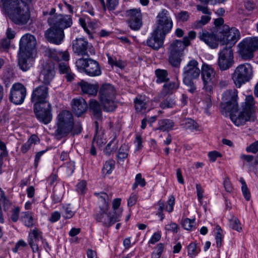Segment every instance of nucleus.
Listing matches in <instances>:
<instances>
[{
    "label": "nucleus",
    "mask_w": 258,
    "mask_h": 258,
    "mask_svg": "<svg viewBox=\"0 0 258 258\" xmlns=\"http://www.w3.org/2000/svg\"><path fill=\"white\" fill-rule=\"evenodd\" d=\"M98 197L99 211L94 215V218L98 222L102 223L105 227H110L115 222L119 221L120 213L116 212L108 213L109 209V198L105 192L95 193Z\"/></svg>",
    "instance_id": "1"
},
{
    "label": "nucleus",
    "mask_w": 258,
    "mask_h": 258,
    "mask_svg": "<svg viewBox=\"0 0 258 258\" xmlns=\"http://www.w3.org/2000/svg\"><path fill=\"white\" fill-rule=\"evenodd\" d=\"M74 121L73 114L70 111H61L56 117V129L53 134L55 138L60 140L67 137L71 132Z\"/></svg>",
    "instance_id": "2"
},
{
    "label": "nucleus",
    "mask_w": 258,
    "mask_h": 258,
    "mask_svg": "<svg viewBox=\"0 0 258 258\" xmlns=\"http://www.w3.org/2000/svg\"><path fill=\"white\" fill-rule=\"evenodd\" d=\"M201 70L199 68V62L196 59L190 60L183 69V83L188 86V91L194 93L197 88L194 81L199 78Z\"/></svg>",
    "instance_id": "3"
},
{
    "label": "nucleus",
    "mask_w": 258,
    "mask_h": 258,
    "mask_svg": "<svg viewBox=\"0 0 258 258\" xmlns=\"http://www.w3.org/2000/svg\"><path fill=\"white\" fill-rule=\"evenodd\" d=\"M253 97L249 95L246 97L245 105L237 115L231 116V120L236 125H244L247 121H254L255 119Z\"/></svg>",
    "instance_id": "4"
},
{
    "label": "nucleus",
    "mask_w": 258,
    "mask_h": 258,
    "mask_svg": "<svg viewBox=\"0 0 258 258\" xmlns=\"http://www.w3.org/2000/svg\"><path fill=\"white\" fill-rule=\"evenodd\" d=\"M237 91L234 89L227 90L224 92L222 95V102L221 103V111L229 113L230 118L231 116L237 115L236 114L238 110V104L237 102Z\"/></svg>",
    "instance_id": "5"
},
{
    "label": "nucleus",
    "mask_w": 258,
    "mask_h": 258,
    "mask_svg": "<svg viewBox=\"0 0 258 258\" xmlns=\"http://www.w3.org/2000/svg\"><path fill=\"white\" fill-rule=\"evenodd\" d=\"M115 90L114 87L110 84H103L99 91V98L103 105L105 111H113L116 108L114 102Z\"/></svg>",
    "instance_id": "6"
},
{
    "label": "nucleus",
    "mask_w": 258,
    "mask_h": 258,
    "mask_svg": "<svg viewBox=\"0 0 258 258\" xmlns=\"http://www.w3.org/2000/svg\"><path fill=\"white\" fill-rule=\"evenodd\" d=\"M252 76V68L248 63L239 64L232 74V79L237 88L248 82Z\"/></svg>",
    "instance_id": "7"
},
{
    "label": "nucleus",
    "mask_w": 258,
    "mask_h": 258,
    "mask_svg": "<svg viewBox=\"0 0 258 258\" xmlns=\"http://www.w3.org/2000/svg\"><path fill=\"white\" fill-rule=\"evenodd\" d=\"M76 65L80 72H85L89 76L95 77L101 74L98 62L92 58H79L76 61Z\"/></svg>",
    "instance_id": "8"
},
{
    "label": "nucleus",
    "mask_w": 258,
    "mask_h": 258,
    "mask_svg": "<svg viewBox=\"0 0 258 258\" xmlns=\"http://www.w3.org/2000/svg\"><path fill=\"white\" fill-rule=\"evenodd\" d=\"M184 49L181 40H174L170 44L168 48V61L172 67H179Z\"/></svg>",
    "instance_id": "9"
},
{
    "label": "nucleus",
    "mask_w": 258,
    "mask_h": 258,
    "mask_svg": "<svg viewBox=\"0 0 258 258\" xmlns=\"http://www.w3.org/2000/svg\"><path fill=\"white\" fill-rule=\"evenodd\" d=\"M239 53L242 58L249 59L253 57V52L258 50V37L246 38L238 44Z\"/></svg>",
    "instance_id": "10"
},
{
    "label": "nucleus",
    "mask_w": 258,
    "mask_h": 258,
    "mask_svg": "<svg viewBox=\"0 0 258 258\" xmlns=\"http://www.w3.org/2000/svg\"><path fill=\"white\" fill-rule=\"evenodd\" d=\"M218 32L220 35L221 42L223 44H229L231 47L237 42L240 37V32L237 28H230L227 25L219 27Z\"/></svg>",
    "instance_id": "11"
},
{
    "label": "nucleus",
    "mask_w": 258,
    "mask_h": 258,
    "mask_svg": "<svg viewBox=\"0 0 258 258\" xmlns=\"http://www.w3.org/2000/svg\"><path fill=\"white\" fill-rule=\"evenodd\" d=\"M218 62L221 71L228 70L233 66L234 56L231 46H225L219 52Z\"/></svg>",
    "instance_id": "12"
},
{
    "label": "nucleus",
    "mask_w": 258,
    "mask_h": 258,
    "mask_svg": "<svg viewBox=\"0 0 258 258\" xmlns=\"http://www.w3.org/2000/svg\"><path fill=\"white\" fill-rule=\"evenodd\" d=\"M201 74L204 85L203 89L207 93H211L214 84V70L211 66L204 64L201 70Z\"/></svg>",
    "instance_id": "13"
},
{
    "label": "nucleus",
    "mask_w": 258,
    "mask_h": 258,
    "mask_svg": "<svg viewBox=\"0 0 258 258\" xmlns=\"http://www.w3.org/2000/svg\"><path fill=\"white\" fill-rule=\"evenodd\" d=\"M10 20L18 25L27 24L30 19V12L28 8L24 4L9 15Z\"/></svg>",
    "instance_id": "14"
},
{
    "label": "nucleus",
    "mask_w": 258,
    "mask_h": 258,
    "mask_svg": "<svg viewBox=\"0 0 258 258\" xmlns=\"http://www.w3.org/2000/svg\"><path fill=\"white\" fill-rule=\"evenodd\" d=\"M157 19V27L155 30L163 33V35H166L170 31L173 26V23L168 11L165 9L162 10L158 14Z\"/></svg>",
    "instance_id": "15"
},
{
    "label": "nucleus",
    "mask_w": 258,
    "mask_h": 258,
    "mask_svg": "<svg viewBox=\"0 0 258 258\" xmlns=\"http://www.w3.org/2000/svg\"><path fill=\"white\" fill-rule=\"evenodd\" d=\"M37 41L35 37L30 34L26 33L22 36L19 41V52L26 53L28 55H33L35 52Z\"/></svg>",
    "instance_id": "16"
},
{
    "label": "nucleus",
    "mask_w": 258,
    "mask_h": 258,
    "mask_svg": "<svg viewBox=\"0 0 258 258\" xmlns=\"http://www.w3.org/2000/svg\"><path fill=\"white\" fill-rule=\"evenodd\" d=\"M26 94V88L22 84L15 83L11 89L9 99L14 104L20 105L24 102Z\"/></svg>",
    "instance_id": "17"
},
{
    "label": "nucleus",
    "mask_w": 258,
    "mask_h": 258,
    "mask_svg": "<svg viewBox=\"0 0 258 258\" xmlns=\"http://www.w3.org/2000/svg\"><path fill=\"white\" fill-rule=\"evenodd\" d=\"M34 112L38 120L47 124L52 120L51 106L50 103L36 105L33 108Z\"/></svg>",
    "instance_id": "18"
},
{
    "label": "nucleus",
    "mask_w": 258,
    "mask_h": 258,
    "mask_svg": "<svg viewBox=\"0 0 258 258\" xmlns=\"http://www.w3.org/2000/svg\"><path fill=\"white\" fill-rule=\"evenodd\" d=\"M48 90L46 84L39 86L33 90L31 100L33 103L34 106L49 103L47 100L48 97Z\"/></svg>",
    "instance_id": "19"
},
{
    "label": "nucleus",
    "mask_w": 258,
    "mask_h": 258,
    "mask_svg": "<svg viewBox=\"0 0 258 258\" xmlns=\"http://www.w3.org/2000/svg\"><path fill=\"white\" fill-rule=\"evenodd\" d=\"M126 16L128 17L127 23L131 29L137 31L142 26V15L140 10H127L126 11Z\"/></svg>",
    "instance_id": "20"
},
{
    "label": "nucleus",
    "mask_w": 258,
    "mask_h": 258,
    "mask_svg": "<svg viewBox=\"0 0 258 258\" xmlns=\"http://www.w3.org/2000/svg\"><path fill=\"white\" fill-rule=\"evenodd\" d=\"M50 27L45 33L47 40L51 43L59 45L62 42L64 34L62 29H60L54 25H49Z\"/></svg>",
    "instance_id": "21"
},
{
    "label": "nucleus",
    "mask_w": 258,
    "mask_h": 258,
    "mask_svg": "<svg viewBox=\"0 0 258 258\" xmlns=\"http://www.w3.org/2000/svg\"><path fill=\"white\" fill-rule=\"evenodd\" d=\"M49 25H54L62 30L70 27L72 24V19L70 15L56 14L51 16L48 19Z\"/></svg>",
    "instance_id": "22"
},
{
    "label": "nucleus",
    "mask_w": 258,
    "mask_h": 258,
    "mask_svg": "<svg viewBox=\"0 0 258 258\" xmlns=\"http://www.w3.org/2000/svg\"><path fill=\"white\" fill-rule=\"evenodd\" d=\"M198 37L201 41L213 49L216 48L218 46L219 42H221L218 31L216 34H214L206 30H203L199 32Z\"/></svg>",
    "instance_id": "23"
},
{
    "label": "nucleus",
    "mask_w": 258,
    "mask_h": 258,
    "mask_svg": "<svg viewBox=\"0 0 258 258\" xmlns=\"http://www.w3.org/2000/svg\"><path fill=\"white\" fill-rule=\"evenodd\" d=\"M91 47L92 45L84 38H76L72 41L73 51L78 55H88V51Z\"/></svg>",
    "instance_id": "24"
},
{
    "label": "nucleus",
    "mask_w": 258,
    "mask_h": 258,
    "mask_svg": "<svg viewBox=\"0 0 258 258\" xmlns=\"http://www.w3.org/2000/svg\"><path fill=\"white\" fill-rule=\"evenodd\" d=\"M165 36L163 33L155 30L147 39V44L154 50H158L163 46Z\"/></svg>",
    "instance_id": "25"
},
{
    "label": "nucleus",
    "mask_w": 258,
    "mask_h": 258,
    "mask_svg": "<svg viewBox=\"0 0 258 258\" xmlns=\"http://www.w3.org/2000/svg\"><path fill=\"white\" fill-rule=\"evenodd\" d=\"M54 68V64L51 61L42 64L41 75L43 76V82L45 84H49L53 78L55 74Z\"/></svg>",
    "instance_id": "26"
},
{
    "label": "nucleus",
    "mask_w": 258,
    "mask_h": 258,
    "mask_svg": "<svg viewBox=\"0 0 258 258\" xmlns=\"http://www.w3.org/2000/svg\"><path fill=\"white\" fill-rule=\"evenodd\" d=\"M71 105L72 111L78 117H80L86 113L88 108L86 101L81 97L73 99Z\"/></svg>",
    "instance_id": "27"
},
{
    "label": "nucleus",
    "mask_w": 258,
    "mask_h": 258,
    "mask_svg": "<svg viewBox=\"0 0 258 258\" xmlns=\"http://www.w3.org/2000/svg\"><path fill=\"white\" fill-rule=\"evenodd\" d=\"M49 58L57 63L62 61H68L70 54L68 51H57L55 49L49 48L46 51Z\"/></svg>",
    "instance_id": "28"
},
{
    "label": "nucleus",
    "mask_w": 258,
    "mask_h": 258,
    "mask_svg": "<svg viewBox=\"0 0 258 258\" xmlns=\"http://www.w3.org/2000/svg\"><path fill=\"white\" fill-rule=\"evenodd\" d=\"M32 58L33 55L19 52L18 66L20 69L24 72L29 70L32 66Z\"/></svg>",
    "instance_id": "29"
},
{
    "label": "nucleus",
    "mask_w": 258,
    "mask_h": 258,
    "mask_svg": "<svg viewBox=\"0 0 258 258\" xmlns=\"http://www.w3.org/2000/svg\"><path fill=\"white\" fill-rule=\"evenodd\" d=\"M179 81L176 80L173 82H166L164 84L159 96L160 97L164 98L168 95L172 94L175 92L179 87Z\"/></svg>",
    "instance_id": "30"
},
{
    "label": "nucleus",
    "mask_w": 258,
    "mask_h": 258,
    "mask_svg": "<svg viewBox=\"0 0 258 258\" xmlns=\"http://www.w3.org/2000/svg\"><path fill=\"white\" fill-rule=\"evenodd\" d=\"M2 6L8 16L24 4L21 0H1Z\"/></svg>",
    "instance_id": "31"
},
{
    "label": "nucleus",
    "mask_w": 258,
    "mask_h": 258,
    "mask_svg": "<svg viewBox=\"0 0 258 258\" xmlns=\"http://www.w3.org/2000/svg\"><path fill=\"white\" fill-rule=\"evenodd\" d=\"M89 111L91 114L97 120H101L102 118V107L96 100L91 99L89 103Z\"/></svg>",
    "instance_id": "32"
},
{
    "label": "nucleus",
    "mask_w": 258,
    "mask_h": 258,
    "mask_svg": "<svg viewBox=\"0 0 258 258\" xmlns=\"http://www.w3.org/2000/svg\"><path fill=\"white\" fill-rule=\"evenodd\" d=\"M78 85L80 86L82 92L84 94L95 96L97 93L98 87L96 86L89 84L84 81L78 83Z\"/></svg>",
    "instance_id": "33"
},
{
    "label": "nucleus",
    "mask_w": 258,
    "mask_h": 258,
    "mask_svg": "<svg viewBox=\"0 0 258 258\" xmlns=\"http://www.w3.org/2000/svg\"><path fill=\"white\" fill-rule=\"evenodd\" d=\"M180 125L185 130L190 131H199V124L194 120L186 118L182 119L180 122Z\"/></svg>",
    "instance_id": "34"
},
{
    "label": "nucleus",
    "mask_w": 258,
    "mask_h": 258,
    "mask_svg": "<svg viewBox=\"0 0 258 258\" xmlns=\"http://www.w3.org/2000/svg\"><path fill=\"white\" fill-rule=\"evenodd\" d=\"M134 103L137 111H142L147 108V98L145 96L138 95L135 99Z\"/></svg>",
    "instance_id": "35"
},
{
    "label": "nucleus",
    "mask_w": 258,
    "mask_h": 258,
    "mask_svg": "<svg viewBox=\"0 0 258 258\" xmlns=\"http://www.w3.org/2000/svg\"><path fill=\"white\" fill-rule=\"evenodd\" d=\"M200 243H190L187 246V255L190 258H195L201 251Z\"/></svg>",
    "instance_id": "36"
},
{
    "label": "nucleus",
    "mask_w": 258,
    "mask_h": 258,
    "mask_svg": "<svg viewBox=\"0 0 258 258\" xmlns=\"http://www.w3.org/2000/svg\"><path fill=\"white\" fill-rule=\"evenodd\" d=\"M159 126L157 130L163 132L168 131L172 130L174 125V122L171 119H163L159 120Z\"/></svg>",
    "instance_id": "37"
},
{
    "label": "nucleus",
    "mask_w": 258,
    "mask_h": 258,
    "mask_svg": "<svg viewBox=\"0 0 258 258\" xmlns=\"http://www.w3.org/2000/svg\"><path fill=\"white\" fill-rule=\"evenodd\" d=\"M155 73L157 78V80L156 81L157 83L161 84L169 81V79L168 77V74L166 70L157 69L156 70Z\"/></svg>",
    "instance_id": "38"
},
{
    "label": "nucleus",
    "mask_w": 258,
    "mask_h": 258,
    "mask_svg": "<svg viewBox=\"0 0 258 258\" xmlns=\"http://www.w3.org/2000/svg\"><path fill=\"white\" fill-rule=\"evenodd\" d=\"M118 148V141L116 140V136H114L111 141L106 145L104 150L105 154L109 156L111 153L115 152Z\"/></svg>",
    "instance_id": "39"
},
{
    "label": "nucleus",
    "mask_w": 258,
    "mask_h": 258,
    "mask_svg": "<svg viewBox=\"0 0 258 258\" xmlns=\"http://www.w3.org/2000/svg\"><path fill=\"white\" fill-rule=\"evenodd\" d=\"M128 147L125 144H123L120 147L117 154V160L118 162H123L124 160L126 158L128 154Z\"/></svg>",
    "instance_id": "40"
},
{
    "label": "nucleus",
    "mask_w": 258,
    "mask_h": 258,
    "mask_svg": "<svg viewBox=\"0 0 258 258\" xmlns=\"http://www.w3.org/2000/svg\"><path fill=\"white\" fill-rule=\"evenodd\" d=\"M211 20L209 15L202 16L201 19L195 21L192 25V27L194 29H199L207 24Z\"/></svg>",
    "instance_id": "41"
},
{
    "label": "nucleus",
    "mask_w": 258,
    "mask_h": 258,
    "mask_svg": "<svg viewBox=\"0 0 258 258\" xmlns=\"http://www.w3.org/2000/svg\"><path fill=\"white\" fill-rule=\"evenodd\" d=\"M176 105L174 99L170 96L167 97L160 103V107L163 109L171 108L174 107Z\"/></svg>",
    "instance_id": "42"
},
{
    "label": "nucleus",
    "mask_w": 258,
    "mask_h": 258,
    "mask_svg": "<svg viewBox=\"0 0 258 258\" xmlns=\"http://www.w3.org/2000/svg\"><path fill=\"white\" fill-rule=\"evenodd\" d=\"M164 245L163 243H159L154 248L151 254V258H160L164 250Z\"/></svg>",
    "instance_id": "43"
},
{
    "label": "nucleus",
    "mask_w": 258,
    "mask_h": 258,
    "mask_svg": "<svg viewBox=\"0 0 258 258\" xmlns=\"http://www.w3.org/2000/svg\"><path fill=\"white\" fill-rule=\"evenodd\" d=\"M229 222L230 226L232 229L238 232H240L242 230L240 222L237 217L232 216L231 219H229Z\"/></svg>",
    "instance_id": "44"
},
{
    "label": "nucleus",
    "mask_w": 258,
    "mask_h": 258,
    "mask_svg": "<svg viewBox=\"0 0 258 258\" xmlns=\"http://www.w3.org/2000/svg\"><path fill=\"white\" fill-rule=\"evenodd\" d=\"M14 77V73L12 71L10 70H7L4 73L3 79L7 87H8L11 82L13 81Z\"/></svg>",
    "instance_id": "45"
},
{
    "label": "nucleus",
    "mask_w": 258,
    "mask_h": 258,
    "mask_svg": "<svg viewBox=\"0 0 258 258\" xmlns=\"http://www.w3.org/2000/svg\"><path fill=\"white\" fill-rule=\"evenodd\" d=\"M190 14L187 11H181L177 13L175 18L177 22H186L189 18Z\"/></svg>",
    "instance_id": "46"
},
{
    "label": "nucleus",
    "mask_w": 258,
    "mask_h": 258,
    "mask_svg": "<svg viewBox=\"0 0 258 258\" xmlns=\"http://www.w3.org/2000/svg\"><path fill=\"white\" fill-rule=\"evenodd\" d=\"M114 167V161L113 160H108L106 161L104 165L102 171L106 174H110Z\"/></svg>",
    "instance_id": "47"
},
{
    "label": "nucleus",
    "mask_w": 258,
    "mask_h": 258,
    "mask_svg": "<svg viewBox=\"0 0 258 258\" xmlns=\"http://www.w3.org/2000/svg\"><path fill=\"white\" fill-rule=\"evenodd\" d=\"M195 223V220H190L188 218H186L182 221V227L187 230H191L192 229L194 224Z\"/></svg>",
    "instance_id": "48"
},
{
    "label": "nucleus",
    "mask_w": 258,
    "mask_h": 258,
    "mask_svg": "<svg viewBox=\"0 0 258 258\" xmlns=\"http://www.w3.org/2000/svg\"><path fill=\"white\" fill-rule=\"evenodd\" d=\"M30 240L29 242L39 241L42 240V237L40 232L36 230H33L29 234Z\"/></svg>",
    "instance_id": "49"
},
{
    "label": "nucleus",
    "mask_w": 258,
    "mask_h": 258,
    "mask_svg": "<svg viewBox=\"0 0 258 258\" xmlns=\"http://www.w3.org/2000/svg\"><path fill=\"white\" fill-rule=\"evenodd\" d=\"M57 67L60 74H63L67 71H70V68L68 61H62L57 63Z\"/></svg>",
    "instance_id": "50"
},
{
    "label": "nucleus",
    "mask_w": 258,
    "mask_h": 258,
    "mask_svg": "<svg viewBox=\"0 0 258 258\" xmlns=\"http://www.w3.org/2000/svg\"><path fill=\"white\" fill-rule=\"evenodd\" d=\"M72 126V129L70 133H72L73 135H79L81 133L82 127L80 122L75 123L74 121L73 125Z\"/></svg>",
    "instance_id": "51"
},
{
    "label": "nucleus",
    "mask_w": 258,
    "mask_h": 258,
    "mask_svg": "<svg viewBox=\"0 0 258 258\" xmlns=\"http://www.w3.org/2000/svg\"><path fill=\"white\" fill-rule=\"evenodd\" d=\"M11 219L14 222H17L19 218L20 208L18 207H15L12 210Z\"/></svg>",
    "instance_id": "52"
},
{
    "label": "nucleus",
    "mask_w": 258,
    "mask_h": 258,
    "mask_svg": "<svg viewBox=\"0 0 258 258\" xmlns=\"http://www.w3.org/2000/svg\"><path fill=\"white\" fill-rule=\"evenodd\" d=\"M24 218L26 226L30 227L33 225V218L29 212H27L25 213Z\"/></svg>",
    "instance_id": "53"
},
{
    "label": "nucleus",
    "mask_w": 258,
    "mask_h": 258,
    "mask_svg": "<svg viewBox=\"0 0 258 258\" xmlns=\"http://www.w3.org/2000/svg\"><path fill=\"white\" fill-rule=\"evenodd\" d=\"M108 63L113 66H115L119 68L122 67V62L121 61H117L116 58L114 59L111 56L107 55Z\"/></svg>",
    "instance_id": "54"
},
{
    "label": "nucleus",
    "mask_w": 258,
    "mask_h": 258,
    "mask_svg": "<svg viewBox=\"0 0 258 258\" xmlns=\"http://www.w3.org/2000/svg\"><path fill=\"white\" fill-rule=\"evenodd\" d=\"M11 41L9 38H4L0 41V49L5 50L8 49L10 47Z\"/></svg>",
    "instance_id": "55"
},
{
    "label": "nucleus",
    "mask_w": 258,
    "mask_h": 258,
    "mask_svg": "<svg viewBox=\"0 0 258 258\" xmlns=\"http://www.w3.org/2000/svg\"><path fill=\"white\" fill-rule=\"evenodd\" d=\"M246 151L247 152L255 154L258 151V140L247 147Z\"/></svg>",
    "instance_id": "56"
},
{
    "label": "nucleus",
    "mask_w": 258,
    "mask_h": 258,
    "mask_svg": "<svg viewBox=\"0 0 258 258\" xmlns=\"http://www.w3.org/2000/svg\"><path fill=\"white\" fill-rule=\"evenodd\" d=\"M76 186L78 192L84 194L86 189V182L85 180H82L77 184Z\"/></svg>",
    "instance_id": "57"
},
{
    "label": "nucleus",
    "mask_w": 258,
    "mask_h": 258,
    "mask_svg": "<svg viewBox=\"0 0 258 258\" xmlns=\"http://www.w3.org/2000/svg\"><path fill=\"white\" fill-rule=\"evenodd\" d=\"M175 199L173 196H170L168 200V206H166L167 211L170 213L173 211Z\"/></svg>",
    "instance_id": "58"
},
{
    "label": "nucleus",
    "mask_w": 258,
    "mask_h": 258,
    "mask_svg": "<svg viewBox=\"0 0 258 258\" xmlns=\"http://www.w3.org/2000/svg\"><path fill=\"white\" fill-rule=\"evenodd\" d=\"M117 5V0H107V9L109 11H113L115 10Z\"/></svg>",
    "instance_id": "59"
},
{
    "label": "nucleus",
    "mask_w": 258,
    "mask_h": 258,
    "mask_svg": "<svg viewBox=\"0 0 258 258\" xmlns=\"http://www.w3.org/2000/svg\"><path fill=\"white\" fill-rule=\"evenodd\" d=\"M120 205V199H115L113 201L112 208L114 210L113 212H116V213L117 214L120 213V216H121V211L118 209Z\"/></svg>",
    "instance_id": "60"
},
{
    "label": "nucleus",
    "mask_w": 258,
    "mask_h": 258,
    "mask_svg": "<svg viewBox=\"0 0 258 258\" xmlns=\"http://www.w3.org/2000/svg\"><path fill=\"white\" fill-rule=\"evenodd\" d=\"M0 149L2 152L0 154V157H6L8 156V153L7 150L6 144L4 142L0 140Z\"/></svg>",
    "instance_id": "61"
},
{
    "label": "nucleus",
    "mask_w": 258,
    "mask_h": 258,
    "mask_svg": "<svg viewBox=\"0 0 258 258\" xmlns=\"http://www.w3.org/2000/svg\"><path fill=\"white\" fill-rule=\"evenodd\" d=\"M196 189H197V196L198 198V200L199 202H202V199L203 198V192L204 190L202 188L201 186L199 184H196Z\"/></svg>",
    "instance_id": "62"
},
{
    "label": "nucleus",
    "mask_w": 258,
    "mask_h": 258,
    "mask_svg": "<svg viewBox=\"0 0 258 258\" xmlns=\"http://www.w3.org/2000/svg\"><path fill=\"white\" fill-rule=\"evenodd\" d=\"M67 172L69 174H72L74 171L75 166L73 161H69L67 163Z\"/></svg>",
    "instance_id": "63"
},
{
    "label": "nucleus",
    "mask_w": 258,
    "mask_h": 258,
    "mask_svg": "<svg viewBox=\"0 0 258 258\" xmlns=\"http://www.w3.org/2000/svg\"><path fill=\"white\" fill-rule=\"evenodd\" d=\"M138 196L136 194H132L127 201V205L129 207L134 205L137 201Z\"/></svg>",
    "instance_id": "64"
}]
</instances>
